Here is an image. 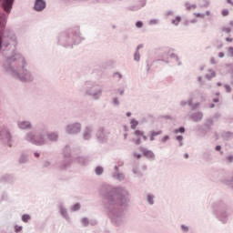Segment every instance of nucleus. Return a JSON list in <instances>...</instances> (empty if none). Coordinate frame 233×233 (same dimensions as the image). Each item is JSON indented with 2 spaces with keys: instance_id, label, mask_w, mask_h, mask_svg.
<instances>
[{
  "instance_id": "4be33fe9",
  "label": "nucleus",
  "mask_w": 233,
  "mask_h": 233,
  "mask_svg": "<svg viewBox=\"0 0 233 233\" xmlns=\"http://www.w3.org/2000/svg\"><path fill=\"white\" fill-rule=\"evenodd\" d=\"M28 161H29L28 154L22 152L20 154V157H18L19 165H26V163H28Z\"/></svg>"
},
{
  "instance_id": "603ef678",
  "label": "nucleus",
  "mask_w": 233,
  "mask_h": 233,
  "mask_svg": "<svg viewBox=\"0 0 233 233\" xmlns=\"http://www.w3.org/2000/svg\"><path fill=\"white\" fill-rule=\"evenodd\" d=\"M23 230V226H15V232L18 233L21 232Z\"/></svg>"
},
{
  "instance_id": "f704fd0d",
  "label": "nucleus",
  "mask_w": 233,
  "mask_h": 233,
  "mask_svg": "<svg viewBox=\"0 0 233 233\" xmlns=\"http://www.w3.org/2000/svg\"><path fill=\"white\" fill-rule=\"evenodd\" d=\"M103 172H104V169H103V167L101 166H98L95 168V174L96 176H102L103 175Z\"/></svg>"
},
{
  "instance_id": "39448f33",
  "label": "nucleus",
  "mask_w": 233,
  "mask_h": 233,
  "mask_svg": "<svg viewBox=\"0 0 233 233\" xmlns=\"http://www.w3.org/2000/svg\"><path fill=\"white\" fill-rule=\"evenodd\" d=\"M84 96L91 97L93 101H99L103 96V89L99 87L97 83L87 81L85 84Z\"/></svg>"
},
{
  "instance_id": "0e129e2a",
  "label": "nucleus",
  "mask_w": 233,
  "mask_h": 233,
  "mask_svg": "<svg viewBox=\"0 0 233 233\" xmlns=\"http://www.w3.org/2000/svg\"><path fill=\"white\" fill-rule=\"evenodd\" d=\"M219 117H221V114H219V113H216L214 116H213V117H212V119H213V121H214V119H219Z\"/></svg>"
},
{
  "instance_id": "2eb2a0df",
  "label": "nucleus",
  "mask_w": 233,
  "mask_h": 233,
  "mask_svg": "<svg viewBox=\"0 0 233 233\" xmlns=\"http://www.w3.org/2000/svg\"><path fill=\"white\" fill-rule=\"evenodd\" d=\"M189 118L194 123H201V121H203V112L198 111V112H195V113H191L189 115Z\"/></svg>"
},
{
  "instance_id": "1a4fd4ad",
  "label": "nucleus",
  "mask_w": 233,
  "mask_h": 233,
  "mask_svg": "<svg viewBox=\"0 0 233 233\" xmlns=\"http://www.w3.org/2000/svg\"><path fill=\"white\" fill-rule=\"evenodd\" d=\"M81 123L76 122L72 124H68L66 127V133L68 134L69 136H77V134L81 133Z\"/></svg>"
},
{
  "instance_id": "3c124183",
  "label": "nucleus",
  "mask_w": 233,
  "mask_h": 233,
  "mask_svg": "<svg viewBox=\"0 0 233 233\" xmlns=\"http://www.w3.org/2000/svg\"><path fill=\"white\" fill-rule=\"evenodd\" d=\"M170 137L168 135H166L161 138V143H167V141H168Z\"/></svg>"
},
{
  "instance_id": "7c9ffc66",
  "label": "nucleus",
  "mask_w": 233,
  "mask_h": 233,
  "mask_svg": "<svg viewBox=\"0 0 233 233\" xmlns=\"http://www.w3.org/2000/svg\"><path fill=\"white\" fill-rule=\"evenodd\" d=\"M111 103L113 105V106H116V108H119L121 102H119V98L117 96H114L111 99Z\"/></svg>"
},
{
  "instance_id": "69168bd1",
  "label": "nucleus",
  "mask_w": 233,
  "mask_h": 233,
  "mask_svg": "<svg viewBox=\"0 0 233 233\" xmlns=\"http://www.w3.org/2000/svg\"><path fill=\"white\" fill-rule=\"evenodd\" d=\"M228 51L229 56H230V57H233V47H232V46H229L228 49Z\"/></svg>"
},
{
  "instance_id": "c9c22d12",
  "label": "nucleus",
  "mask_w": 233,
  "mask_h": 233,
  "mask_svg": "<svg viewBox=\"0 0 233 233\" xmlns=\"http://www.w3.org/2000/svg\"><path fill=\"white\" fill-rule=\"evenodd\" d=\"M21 219L24 223H28V221H30V219H32V217L28 214H24V215H22Z\"/></svg>"
},
{
  "instance_id": "423d86ee",
  "label": "nucleus",
  "mask_w": 233,
  "mask_h": 233,
  "mask_svg": "<svg viewBox=\"0 0 233 233\" xmlns=\"http://www.w3.org/2000/svg\"><path fill=\"white\" fill-rule=\"evenodd\" d=\"M25 139L35 147H43L46 144V136L43 133H39L36 137L34 132H28L25 134Z\"/></svg>"
},
{
  "instance_id": "4d7b16f0",
  "label": "nucleus",
  "mask_w": 233,
  "mask_h": 233,
  "mask_svg": "<svg viewBox=\"0 0 233 233\" xmlns=\"http://www.w3.org/2000/svg\"><path fill=\"white\" fill-rule=\"evenodd\" d=\"M133 157H136L137 159H141V157H143V155L134 152Z\"/></svg>"
},
{
  "instance_id": "bb28decb",
  "label": "nucleus",
  "mask_w": 233,
  "mask_h": 233,
  "mask_svg": "<svg viewBox=\"0 0 233 233\" xmlns=\"http://www.w3.org/2000/svg\"><path fill=\"white\" fill-rule=\"evenodd\" d=\"M222 137L226 141H230L231 139H233V133L230 131L224 132V133H222Z\"/></svg>"
},
{
  "instance_id": "0eeeda50",
  "label": "nucleus",
  "mask_w": 233,
  "mask_h": 233,
  "mask_svg": "<svg viewBox=\"0 0 233 233\" xmlns=\"http://www.w3.org/2000/svg\"><path fill=\"white\" fill-rule=\"evenodd\" d=\"M0 141L6 143L7 147H14V135L12 130L6 127H0Z\"/></svg>"
},
{
  "instance_id": "09e8293b",
  "label": "nucleus",
  "mask_w": 233,
  "mask_h": 233,
  "mask_svg": "<svg viewBox=\"0 0 233 233\" xmlns=\"http://www.w3.org/2000/svg\"><path fill=\"white\" fill-rule=\"evenodd\" d=\"M198 107H199V102L192 104L191 106H190L191 110H193V111L198 110Z\"/></svg>"
},
{
  "instance_id": "473e14b6",
  "label": "nucleus",
  "mask_w": 233,
  "mask_h": 233,
  "mask_svg": "<svg viewBox=\"0 0 233 233\" xmlns=\"http://www.w3.org/2000/svg\"><path fill=\"white\" fill-rule=\"evenodd\" d=\"M171 23L174 26H178L179 23H181V15H177L174 19L171 20Z\"/></svg>"
},
{
  "instance_id": "c85d7f7f",
  "label": "nucleus",
  "mask_w": 233,
  "mask_h": 233,
  "mask_svg": "<svg viewBox=\"0 0 233 233\" xmlns=\"http://www.w3.org/2000/svg\"><path fill=\"white\" fill-rule=\"evenodd\" d=\"M184 6L186 7L187 12H190V10H196V8H198V5L196 4L190 5V3L188 2H186L184 4Z\"/></svg>"
},
{
  "instance_id": "e2e57ef3",
  "label": "nucleus",
  "mask_w": 233,
  "mask_h": 233,
  "mask_svg": "<svg viewBox=\"0 0 233 233\" xmlns=\"http://www.w3.org/2000/svg\"><path fill=\"white\" fill-rule=\"evenodd\" d=\"M51 163L50 161L46 160L44 162L43 167L44 168H48V167H50Z\"/></svg>"
},
{
  "instance_id": "5701e85b",
  "label": "nucleus",
  "mask_w": 233,
  "mask_h": 233,
  "mask_svg": "<svg viewBox=\"0 0 233 233\" xmlns=\"http://www.w3.org/2000/svg\"><path fill=\"white\" fill-rule=\"evenodd\" d=\"M201 157L204 159V161H212V151L208 149L204 150L201 154Z\"/></svg>"
},
{
  "instance_id": "338daca9",
  "label": "nucleus",
  "mask_w": 233,
  "mask_h": 233,
  "mask_svg": "<svg viewBox=\"0 0 233 233\" xmlns=\"http://www.w3.org/2000/svg\"><path fill=\"white\" fill-rule=\"evenodd\" d=\"M187 105V100H182L180 101V106H182V108H185V106Z\"/></svg>"
},
{
  "instance_id": "ddd939ff",
  "label": "nucleus",
  "mask_w": 233,
  "mask_h": 233,
  "mask_svg": "<svg viewBox=\"0 0 233 233\" xmlns=\"http://www.w3.org/2000/svg\"><path fill=\"white\" fill-rule=\"evenodd\" d=\"M46 8V0H35L33 9L35 12H43Z\"/></svg>"
},
{
  "instance_id": "393cba45",
  "label": "nucleus",
  "mask_w": 233,
  "mask_h": 233,
  "mask_svg": "<svg viewBox=\"0 0 233 233\" xmlns=\"http://www.w3.org/2000/svg\"><path fill=\"white\" fill-rule=\"evenodd\" d=\"M76 161L82 167H86V165H88V157H78L76 158Z\"/></svg>"
},
{
  "instance_id": "6ab92c4d",
  "label": "nucleus",
  "mask_w": 233,
  "mask_h": 233,
  "mask_svg": "<svg viewBox=\"0 0 233 233\" xmlns=\"http://www.w3.org/2000/svg\"><path fill=\"white\" fill-rule=\"evenodd\" d=\"M46 137L51 143H57L59 141V134L57 132L47 133Z\"/></svg>"
},
{
  "instance_id": "864d4df0",
  "label": "nucleus",
  "mask_w": 233,
  "mask_h": 233,
  "mask_svg": "<svg viewBox=\"0 0 233 233\" xmlns=\"http://www.w3.org/2000/svg\"><path fill=\"white\" fill-rule=\"evenodd\" d=\"M221 146L220 145H218V146H216L215 147V150H216V152H219L220 154H221V156H223V151H221Z\"/></svg>"
},
{
  "instance_id": "5fc2aeb1",
  "label": "nucleus",
  "mask_w": 233,
  "mask_h": 233,
  "mask_svg": "<svg viewBox=\"0 0 233 233\" xmlns=\"http://www.w3.org/2000/svg\"><path fill=\"white\" fill-rule=\"evenodd\" d=\"M195 17H200L201 19H205V14L201 13H194Z\"/></svg>"
},
{
  "instance_id": "9b49d317",
  "label": "nucleus",
  "mask_w": 233,
  "mask_h": 233,
  "mask_svg": "<svg viewBox=\"0 0 233 233\" xmlns=\"http://www.w3.org/2000/svg\"><path fill=\"white\" fill-rule=\"evenodd\" d=\"M72 158H64L62 161L57 163V168L61 171L68 170V168L72 167Z\"/></svg>"
},
{
  "instance_id": "774afa93",
  "label": "nucleus",
  "mask_w": 233,
  "mask_h": 233,
  "mask_svg": "<svg viewBox=\"0 0 233 233\" xmlns=\"http://www.w3.org/2000/svg\"><path fill=\"white\" fill-rule=\"evenodd\" d=\"M187 106H192V103H194V100L192 98H189L188 100H187Z\"/></svg>"
},
{
  "instance_id": "6e6552de",
  "label": "nucleus",
  "mask_w": 233,
  "mask_h": 233,
  "mask_svg": "<svg viewBox=\"0 0 233 233\" xmlns=\"http://www.w3.org/2000/svg\"><path fill=\"white\" fill-rule=\"evenodd\" d=\"M110 137V131L105 127H99L96 133V138L99 145H105L108 143V138Z\"/></svg>"
},
{
  "instance_id": "7ed1b4c3",
  "label": "nucleus",
  "mask_w": 233,
  "mask_h": 233,
  "mask_svg": "<svg viewBox=\"0 0 233 233\" xmlns=\"http://www.w3.org/2000/svg\"><path fill=\"white\" fill-rule=\"evenodd\" d=\"M83 41H85V37L81 35L78 27L62 32L57 36V44L64 48H72L74 45H80Z\"/></svg>"
},
{
  "instance_id": "680f3d73",
  "label": "nucleus",
  "mask_w": 233,
  "mask_h": 233,
  "mask_svg": "<svg viewBox=\"0 0 233 233\" xmlns=\"http://www.w3.org/2000/svg\"><path fill=\"white\" fill-rule=\"evenodd\" d=\"M140 125H145V123H147L148 120L147 119V117H142L139 121Z\"/></svg>"
},
{
  "instance_id": "aec40b11",
  "label": "nucleus",
  "mask_w": 233,
  "mask_h": 233,
  "mask_svg": "<svg viewBox=\"0 0 233 233\" xmlns=\"http://www.w3.org/2000/svg\"><path fill=\"white\" fill-rule=\"evenodd\" d=\"M63 156L66 159H72V148L69 145H66L63 148Z\"/></svg>"
},
{
  "instance_id": "72a5a7b5",
  "label": "nucleus",
  "mask_w": 233,
  "mask_h": 233,
  "mask_svg": "<svg viewBox=\"0 0 233 233\" xmlns=\"http://www.w3.org/2000/svg\"><path fill=\"white\" fill-rule=\"evenodd\" d=\"M1 201H10V197L8 196V193L6 191H4L1 195Z\"/></svg>"
},
{
  "instance_id": "a878e982",
  "label": "nucleus",
  "mask_w": 233,
  "mask_h": 233,
  "mask_svg": "<svg viewBox=\"0 0 233 233\" xmlns=\"http://www.w3.org/2000/svg\"><path fill=\"white\" fill-rule=\"evenodd\" d=\"M154 199H156V196H154L152 194H147L146 196V201H147V205H150V207H152L154 205V203H156V201Z\"/></svg>"
},
{
  "instance_id": "f257e3e1",
  "label": "nucleus",
  "mask_w": 233,
  "mask_h": 233,
  "mask_svg": "<svg viewBox=\"0 0 233 233\" xmlns=\"http://www.w3.org/2000/svg\"><path fill=\"white\" fill-rule=\"evenodd\" d=\"M15 0H0V6L4 12L0 13V54H2L3 68L5 74H8L20 83H32L34 81V74L26 68L28 64L23 55L17 52L19 40L15 31L10 27H6L8 15L14 8Z\"/></svg>"
},
{
  "instance_id": "79ce46f5",
  "label": "nucleus",
  "mask_w": 233,
  "mask_h": 233,
  "mask_svg": "<svg viewBox=\"0 0 233 233\" xmlns=\"http://www.w3.org/2000/svg\"><path fill=\"white\" fill-rule=\"evenodd\" d=\"M81 224L83 225V227H87L88 225H90V221L88 220V218H83L81 219Z\"/></svg>"
},
{
  "instance_id": "b1692460",
  "label": "nucleus",
  "mask_w": 233,
  "mask_h": 233,
  "mask_svg": "<svg viewBox=\"0 0 233 233\" xmlns=\"http://www.w3.org/2000/svg\"><path fill=\"white\" fill-rule=\"evenodd\" d=\"M214 126V118L209 117L206 119V122L204 123L205 128L208 129V132H210L212 130V127Z\"/></svg>"
},
{
  "instance_id": "de8ad7c7",
  "label": "nucleus",
  "mask_w": 233,
  "mask_h": 233,
  "mask_svg": "<svg viewBox=\"0 0 233 233\" xmlns=\"http://www.w3.org/2000/svg\"><path fill=\"white\" fill-rule=\"evenodd\" d=\"M224 88H225L227 94H230V92H232V87H230V86H228V84L224 85Z\"/></svg>"
},
{
  "instance_id": "e433bc0d",
  "label": "nucleus",
  "mask_w": 233,
  "mask_h": 233,
  "mask_svg": "<svg viewBox=\"0 0 233 233\" xmlns=\"http://www.w3.org/2000/svg\"><path fill=\"white\" fill-rule=\"evenodd\" d=\"M133 174H136L137 176H138L139 177H143V173H141V171L139 170V168H137V167H133L132 169Z\"/></svg>"
},
{
  "instance_id": "37998d69",
  "label": "nucleus",
  "mask_w": 233,
  "mask_h": 233,
  "mask_svg": "<svg viewBox=\"0 0 233 233\" xmlns=\"http://www.w3.org/2000/svg\"><path fill=\"white\" fill-rule=\"evenodd\" d=\"M161 134H163V131L162 130H158V131H150V135L155 137H157V136H161Z\"/></svg>"
},
{
  "instance_id": "052dcab7",
  "label": "nucleus",
  "mask_w": 233,
  "mask_h": 233,
  "mask_svg": "<svg viewBox=\"0 0 233 233\" xmlns=\"http://www.w3.org/2000/svg\"><path fill=\"white\" fill-rule=\"evenodd\" d=\"M221 14H222L223 17H227V15H228V14H229L228 9L222 10Z\"/></svg>"
},
{
  "instance_id": "6e6d98bb",
  "label": "nucleus",
  "mask_w": 233,
  "mask_h": 233,
  "mask_svg": "<svg viewBox=\"0 0 233 233\" xmlns=\"http://www.w3.org/2000/svg\"><path fill=\"white\" fill-rule=\"evenodd\" d=\"M116 92H118L119 96H125V88H118L116 89Z\"/></svg>"
},
{
  "instance_id": "412c9836",
  "label": "nucleus",
  "mask_w": 233,
  "mask_h": 233,
  "mask_svg": "<svg viewBox=\"0 0 233 233\" xmlns=\"http://www.w3.org/2000/svg\"><path fill=\"white\" fill-rule=\"evenodd\" d=\"M0 181L2 183H9L12 184L14 181H15V178L13 177V175L5 174L0 177Z\"/></svg>"
},
{
  "instance_id": "9d476101",
  "label": "nucleus",
  "mask_w": 233,
  "mask_h": 233,
  "mask_svg": "<svg viewBox=\"0 0 233 233\" xmlns=\"http://www.w3.org/2000/svg\"><path fill=\"white\" fill-rule=\"evenodd\" d=\"M138 150L146 159H148L149 161H154L156 159V154H154V151L143 147H140Z\"/></svg>"
},
{
  "instance_id": "f3484780",
  "label": "nucleus",
  "mask_w": 233,
  "mask_h": 233,
  "mask_svg": "<svg viewBox=\"0 0 233 233\" xmlns=\"http://www.w3.org/2000/svg\"><path fill=\"white\" fill-rule=\"evenodd\" d=\"M111 177L115 179V181H119V183L125 181L126 176L123 172H113L111 173Z\"/></svg>"
},
{
  "instance_id": "13d9d810",
  "label": "nucleus",
  "mask_w": 233,
  "mask_h": 233,
  "mask_svg": "<svg viewBox=\"0 0 233 233\" xmlns=\"http://www.w3.org/2000/svg\"><path fill=\"white\" fill-rule=\"evenodd\" d=\"M115 77H118V79H123V75L119 72L114 73Z\"/></svg>"
},
{
  "instance_id": "a18cd8bd",
  "label": "nucleus",
  "mask_w": 233,
  "mask_h": 233,
  "mask_svg": "<svg viewBox=\"0 0 233 233\" xmlns=\"http://www.w3.org/2000/svg\"><path fill=\"white\" fill-rule=\"evenodd\" d=\"M143 134H145V132L139 130V129H136L134 131V136H137V137H141L143 136Z\"/></svg>"
},
{
  "instance_id": "8fccbe9b",
  "label": "nucleus",
  "mask_w": 233,
  "mask_h": 233,
  "mask_svg": "<svg viewBox=\"0 0 233 233\" xmlns=\"http://www.w3.org/2000/svg\"><path fill=\"white\" fill-rule=\"evenodd\" d=\"M136 27L137 28H143V21L138 20L136 22Z\"/></svg>"
},
{
  "instance_id": "c756f323",
  "label": "nucleus",
  "mask_w": 233,
  "mask_h": 233,
  "mask_svg": "<svg viewBox=\"0 0 233 233\" xmlns=\"http://www.w3.org/2000/svg\"><path fill=\"white\" fill-rule=\"evenodd\" d=\"M208 72H211V73L206 75L205 78L208 79V81H212V79L216 77V71H212V69H209Z\"/></svg>"
},
{
  "instance_id": "cd10ccee",
  "label": "nucleus",
  "mask_w": 233,
  "mask_h": 233,
  "mask_svg": "<svg viewBox=\"0 0 233 233\" xmlns=\"http://www.w3.org/2000/svg\"><path fill=\"white\" fill-rule=\"evenodd\" d=\"M130 125H131V127H130L131 130H136V128H137V127L140 125V123L136 118H131Z\"/></svg>"
},
{
  "instance_id": "f03ea898",
  "label": "nucleus",
  "mask_w": 233,
  "mask_h": 233,
  "mask_svg": "<svg viewBox=\"0 0 233 233\" xmlns=\"http://www.w3.org/2000/svg\"><path fill=\"white\" fill-rule=\"evenodd\" d=\"M104 199V209L115 227L125 225V211L123 207H127L130 201V192L125 187L104 186L101 190Z\"/></svg>"
},
{
  "instance_id": "4468645a",
  "label": "nucleus",
  "mask_w": 233,
  "mask_h": 233,
  "mask_svg": "<svg viewBox=\"0 0 233 233\" xmlns=\"http://www.w3.org/2000/svg\"><path fill=\"white\" fill-rule=\"evenodd\" d=\"M17 127L20 130H32V122L31 121H18L17 122Z\"/></svg>"
},
{
  "instance_id": "ea45409f",
  "label": "nucleus",
  "mask_w": 233,
  "mask_h": 233,
  "mask_svg": "<svg viewBox=\"0 0 233 233\" xmlns=\"http://www.w3.org/2000/svg\"><path fill=\"white\" fill-rule=\"evenodd\" d=\"M176 141H178V147H183V136L178 135L175 137Z\"/></svg>"
},
{
  "instance_id": "f8f14e48",
  "label": "nucleus",
  "mask_w": 233,
  "mask_h": 233,
  "mask_svg": "<svg viewBox=\"0 0 233 233\" xmlns=\"http://www.w3.org/2000/svg\"><path fill=\"white\" fill-rule=\"evenodd\" d=\"M94 132V126L88 125L85 127L82 137L84 141H90L92 139V133Z\"/></svg>"
},
{
  "instance_id": "bf43d9fd",
  "label": "nucleus",
  "mask_w": 233,
  "mask_h": 233,
  "mask_svg": "<svg viewBox=\"0 0 233 233\" xmlns=\"http://www.w3.org/2000/svg\"><path fill=\"white\" fill-rule=\"evenodd\" d=\"M158 23H159V20L157 19H151L149 21V25H158Z\"/></svg>"
},
{
  "instance_id": "dca6fc26",
  "label": "nucleus",
  "mask_w": 233,
  "mask_h": 233,
  "mask_svg": "<svg viewBox=\"0 0 233 233\" xmlns=\"http://www.w3.org/2000/svg\"><path fill=\"white\" fill-rule=\"evenodd\" d=\"M147 5V0H140L139 4L130 5L127 7L129 12H137V10H141Z\"/></svg>"
},
{
  "instance_id": "a19ab883",
  "label": "nucleus",
  "mask_w": 233,
  "mask_h": 233,
  "mask_svg": "<svg viewBox=\"0 0 233 233\" xmlns=\"http://www.w3.org/2000/svg\"><path fill=\"white\" fill-rule=\"evenodd\" d=\"M134 61H137V63H139V61H141V55H139V51L135 52Z\"/></svg>"
},
{
  "instance_id": "4c0bfd02",
  "label": "nucleus",
  "mask_w": 233,
  "mask_h": 233,
  "mask_svg": "<svg viewBox=\"0 0 233 233\" xmlns=\"http://www.w3.org/2000/svg\"><path fill=\"white\" fill-rule=\"evenodd\" d=\"M185 132H187V129L185 127L181 126L177 129H175L174 134H185Z\"/></svg>"
},
{
  "instance_id": "a211bd4d",
  "label": "nucleus",
  "mask_w": 233,
  "mask_h": 233,
  "mask_svg": "<svg viewBox=\"0 0 233 233\" xmlns=\"http://www.w3.org/2000/svg\"><path fill=\"white\" fill-rule=\"evenodd\" d=\"M59 213L66 219V221H70V217L68 216V211L66 209L63 204H59Z\"/></svg>"
},
{
  "instance_id": "2f4dec72",
  "label": "nucleus",
  "mask_w": 233,
  "mask_h": 233,
  "mask_svg": "<svg viewBox=\"0 0 233 233\" xmlns=\"http://www.w3.org/2000/svg\"><path fill=\"white\" fill-rule=\"evenodd\" d=\"M169 57L171 59H175V61H177V66H181L182 63L179 61V56L176 53H171L169 55Z\"/></svg>"
},
{
  "instance_id": "c03bdc74",
  "label": "nucleus",
  "mask_w": 233,
  "mask_h": 233,
  "mask_svg": "<svg viewBox=\"0 0 233 233\" xmlns=\"http://www.w3.org/2000/svg\"><path fill=\"white\" fill-rule=\"evenodd\" d=\"M180 228H181V231H182L183 233H187V232H188V230H190V228H188V226H187V225H185V224H182V225L180 226Z\"/></svg>"
},
{
  "instance_id": "20e7f679",
  "label": "nucleus",
  "mask_w": 233,
  "mask_h": 233,
  "mask_svg": "<svg viewBox=\"0 0 233 233\" xmlns=\"http://www.w3.org/2000/svg\"><path fill=\"white\" fill-rule=\"evenodd\" d=\"M212 211L220 223L226 225L228 223V218H230V209H228V205L223 199L217 200L215 203L212 204Z\"/></svg>"
},
{
  "instance_id": "49530a36",
  "label": "nucleus",
  "mask_w": 233,
  "mask_h": 233,
  "mask_svg": "<svg viewBox=\"0 0 233 233\" xmlns=\"http://www.w3.org/2000/svg\"><path fill=\"white\" fill-rule=\"evenodd\" d=\"M226 162L228 163V165H230L233 163V156L229 155L226 157Z\"/></svg>"
},
{
  "instance_id": "58836bf2",
  "label": "nucleus",
  "mask_w": 233,
  "mask_h": 233,
  "mask_svg": "<svg viewBox=\"0 0 233 233\" xmlns=\"http://www.w3.org/2000/svg\"><path fill=\"white\" fill-rule=\"evenodd\" d=\"M81 208V204L76 203L75 205L72 206L71 210L72 212H77V210H80Z\"/></svg>"
}]
</instances>
